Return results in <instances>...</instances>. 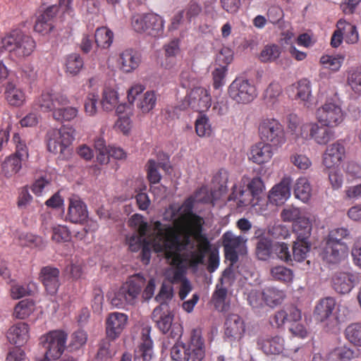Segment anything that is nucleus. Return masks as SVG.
I'll return each mask as SVG.
<instances>
[{
  "instance_id": "f704fd0d",
  "label": "nucleus",
  "mask_w": 361,
  "mask_h": 361,
  "mask_svg": "<svg viewBox=\"0 0 361 361\" xmlns=\"http://www.w3.org/2000/svg\"><path fill=\"white\" fill-rule=\"evenodd\" d=\"M161 156L164 159L158 163L154 160H149L147 163V177L149 182L154 185L158 183L161 178V174L158 171V167L162 168L166 172H169V169L170 168L169 164L164 161H167L169 159L168 157L164 154Z\"/></svg>"
},
{
  "instance_id": "9b49d317",
  "label": "nucleus",
  "mask_w": 361,
  "mask_h": 361,
  "mask_svg": "<svg viewBox=\"0 0 361 361\" xmlns=\"http://www.w3.org/2000/svg\"><path fill=\"white\" fill-rule=\"evenodd\" d=\"M173 318L168 305H159L152 312V319L159 329L173 338H178L182 334V327L179 323L173 322Z\"/></svg>"
},
{
  "instance_id": "ddd939ff",
  "label": "nucleus",
  "mask_w": 361,
  "mask_h": 361,
  "mask_svg": "<svg viewBox=\"0 0 361 361\" xmlns=\"http://www.w3.org/2000/svg\"><path fill=\"white\" fill-rule=\"evenodd\" d=\"M75 132V129L69 126L50 130L47 133L49 151L54 154H63L74 140Z\"/></svg>"
},
{
  "instance_id": "6e6552de",
  "label": "nucleus",
  "mask_w": 361,
  "mask_h": 361,
  "mask_svg": "<svg viewBox=\"0 0 361 361\" xmlns=\"http://www.w3.org/2000/svg\"><path fill=\"white\" fill-rule=\"evenodd\" d=\"M133 30L153 37H160L164 33V20L161 16L154 14H137L131 21Z\"/></svg>"
},
{
  "instance_id": "e2e57ef3",
  "label": "nucleus",
  "mask_w": 361,
  "mask_h": 361,
  "mask_svg": "<svg viewBox=\"0 0 361 361\" xmlns=\"http://www.w3.org/2000/svg\"><path fill=\"white\" fill-rule=\"evenodd\" d=\"M281 93V87L277 82H271L269 85L264 93L265 102L270 106L274 105Z\"/></svg>"
},
{
  "instance_id": "69168bd1",
  "label": "nucleus",
  "mask_w": 361,
  "mask_h": 361,
  "mask_svg": "<svg viewBox=\"0 0 361 361\" xmlns=\"http://www.w3.org/2000/svg\"><path fill=\"white\" fill-rule=\"evenodd\" d=\"M129 225L135 230V232L139 233L140 234H147L149 232L152 231H149V226L147 222H145L143 219V216L142 215L135 214L131 216L129 219Z\"/></svg>"
},
{
  "instance_id": "2eb2a0df",
  "label": "nucleus",
  "mask_w": 361,
  "mask_h": 361,
  "mask_svg": "<svg viewBox=\"0 0 361 361\" xmlns=\"http://www.w3.org/2000/svg\"><path fill=\"white\" fill-rule=\"evenodd\" d=\"M212 104V97L209 90L202 87H197L192 89L180 104V109H185L188 107L202 112L207 110Z\"/></svg>"
},
{
  "instance_id": "0eeeda50",
  "label": "nucleus",
  "mask_w": 361,
  "mask_h": 361,
  "mask_svg": "<svg viewBox=\"0 0 361 361\" xmlns=\"http://www.w3.org/2000/svg\"><path fill=\"white\" fill-rule=\"evenodd\" d=\"M264 185L260 178H254L245 190L241 185H235L233 191L228 197L229 201H234L238 207H244L248 205L255 207L257 204L259 195L262 193Z\"/></svg>"
},
{
  "instance_id": "bb28decb",
  "label": "nucleus",
  "mask_w": 361,
  "mask_h": 361,
  "mask_svg": "<svg viewBox=\"0 0 361 361\" xmlns=\"http://www.w3.org/2000/svg\"><path fill=\"white\" fill-rule=\"evenodd\" d=\"M274 147L264 141L257 142L251 148L250 159L257 164L267 163L271 160L274 155Z\"/></svg>"
},
{
  "instance_id": "f257e3e1",
  "label": "nucleus",
  "mask_w": 361,
  "mask_h": 361,
  "mask_svg": "<svg viewBox=\"0 0 361 361\" xmlns=\"http://www.w3.org/2000/svg\"><path fill=\"white\" fill-rule=\"evenodd\" d=\"M162 244L155 245L157 250L164 256L171 267L166 269V279L171 283L185 280V270L183 262L190 267L197 268L205 262V253L209 249V241L202 234L192 237L188 233L180 234L177 231L172 238L162 240Z\"/></svg>"
},
{
  "instance_id": "338daca9",
  "label": "nucleus",
  "mask_w": 361,
  "mask_h": 361,
  "mask_svg": "<svg viewBox=\"0 0 361 361\" xmlns=\"http://www.w3.org/2000/svg\"><path fill=\"white\" fill-rule=\"evenodd\" d=\"M281 217L283 221L291 222L298 221L300 218H305L301 210L293 206L286 207L281 213Z\"/></svg>"
},
{
  "instance_id": "a19ab883",
  "label": "nucleus",
  "mask_w": 361,
  "mask_h": 361,
  "mask_svg": "<svg viewBox=\"0 0 361 361\" xmlns=\"http://www.w3.org/2000/svg\"><path fill=\"white\" fill-rule=\"evenodd\" d=\"M295 197L303 202H307L312 195V188L309 180L305 178H299L294 188Z\"/></svg>"
},
{
  "instance_id": "49530a36",
  "label": "nucleus",
  "mask_w": 361,
  "mask_h": 361,
  "mask_svg": "<svg viewBox=\"0 0 361 361\" xmlns=\"http://www.w3.org/2000/svg\"><path fill=\"white\" fill-rule=\"evenodd\" d=\"M355 357V353L350 348L340 346L330 351L326 355V361H349Z\"/></svg>"
},
{
  "instance_id": "37998d69",
  "label": "nucleus",
  "mask_w": 361,
  "mask_h": 361,
  "mask_svg": "<svg viewBox=\"0 0 361 361\" xmlns=\"http://www.w3.org/2000/svg\"><path fill=\"white\" fill-rule=\"evenodd\" d=\"M17 240L20 245L32 248H42L46 245V241L42 237L25 232L18 234Z\"/></svg>"
},
{
  "instance_id": "1a4fd4ad",
  "label": "nucleus",
  "mask_w": 361,
  "mask_h": 361,
  "mask_svg": "<svg viewBox=\"0 0 361 361\" xmlns=\"http://www.w3.org/2000/svg\"><path fill=\"white\" fill-rule=\"evenodd\" d=\"M316 118L321 125L329 128L338 126L344 120V113L340 104L334 99H328L315 113Z\"/></svg>"
},
{
  "instance_id": "5fc2aeb1",
  "label": "nucleus",
  "mask_w": 361,
  "mask_h": 361,
  "mask_svg": "<svg viewBox=\"0 0 361 361\" xmlns=\"http://www.w3.org/2000/svg\"><path fill=\"white\" fill-rule=\"evenodd\" d=\"M35 289V284H20L12 283L10 288L11 295L13 299H19L27 295H30Z\"/></svg>"
},
{
  "instance_id": "c85d7f7f",
  "label": "nucleus",
  "mask_w": 361,
  "mask_h": 361,
  "mask_svg": "<svg viewBox=\"0 0 361 361\" xmlns=\"http://www.w3.org/2000/svg\"><path fill=\"white\" fill-rule=\"evenodd\" d=\"M59 8L56 5L48 7L40 14L36 20L35 30L42 35L48 34L53 28L52 19L56 16Z\"/></svg>"
},
{
  "instance_id": "052dcab7",
  "label": "nucleus",
  "mask_w": 361,
  "mask_h": 361,
  "mask_svg": "<svg viewBox=\"0 0 361 361\" xmlns=\"http://www.w3.org/2000/svg\"><path fill=\"white\" fill-rule=\"evenodd\" d=\"M281 54V48L276 44L266 45L259 54L262 62H271L277 59Z\"/></svg>"
},
{
  "instance_id": "a878e982",
  "label": "nucleus",
  "mask_w": 361,
  "mask_h": 361,
  "mask_svg": "<svg viewBox=\"0 0 361 361\" xmlns=\"http://www.w3.org/2000/svg\"><path fill=\"white\" fill-rule=\"evenodd\" d=\"M233 277V271L231 269H226L219 280V283L216 286V290L213 294L212 298L216 307L219 308L221 305V311L225 310L224 302L227 295V289L224 284H230Z\"/></svg>"
},
{
  "instance_id": "6ab92c4d",
  "label": "nucleus",
  "mask_w": 361,
  "mask_h": 361,
  "mask_svg": "<svg viewBox=\"0 0 361 361\" xmlns=\"http://www.w3.org/2000/svg\"><path fill=\"white\" fill-rule=\"evenodd\" d=\"M225 336L231 342L239 341L245 331L243 319L236 314H228L225 322Z\"/></svg>"
},
{
  "instance_id": "864d4df0",
  "label": "nucleus",
  "mask_w": 361,
  "mask_h": 361,
  "mask_svg": "<svg viewBox=\"0 0 361 361\" xmlns=\"http://www.w3.org/2000/svg\"><path fill=\"white\" fill-rule=\"evenodd\" d=\"M310 250V245L307 241L302 242L296 240L292 249V260L302 262L307 257Z\"/></svg>"
},
{
  "instance_id": "a18cd8bd",
  "label": "nucleus",
  "mask_w": 361,
  "mask_h": 361,
  "mask_svg": "<svg viewBox=\"0 0 361 361\" xmlns=\"http://www.w3.org/2000/svg\"><path fill=\"white\" fill-rule=\"evenodd\" d=\"M337 27L341 29L345 41L348 44H355L358 41L359 35L356 27L345 20H340L337 23Z\"/></svg>"
},
{
  "instance_id": "b1692460",
  "label": "nucleus",
  "mask_w": 361,
  "mask_h": 361,
  "mask_svg": "<svg viewBox=\"0 0 361 361\" xmlns=\"http://www.w3.org/2000/svg\"><path fill=\"white\" fill-rule=\"evenodd\" d=\"M151 328L145 326L142 330V342L135 350V361H149L152 356V341L150 338Z\"/></svg>"
},
{
  "instance_id": "09e8293b",
  "label": "nucleus",
  "mask_w": 361,
  "mask_h": 361,
  "mask_svg": "<svg viewBox=\"0 0 361 361\" xmlns=\"http://www.w3.org/2000/svg\"><path fill=\"white\" fill-rule=\"evenodd\" d=\"M94 37L98 47L106 49L113 42L114 34L109 28L102 27L97 29Z\"/></svg>"
},
{
  "instance_id": "473e14b6",
  "label": "nucleus",
  "mask_w": 361,
  "mask_h": 361,
  "mask_svg": "<svg viewBox=\"0 0 361 361\" xmlns=\"http://www.w3.org/2000/svg\"><path fill=\"white\" fill-rule=\"evenodd\" d=\"M59 269L54 267H45L41 270V280L49 294H54L59 286Z\"/></svg>"
},
{
  "instance_id": "412c9836",
  "label": "nucleus",
  "mask_w": 361,
  "mask_h": 361,
  "mask_svg": "<svg viewBox=\"0 0 361 361\" xmlns=\"http://www.w3.org/2000/svg\"><path fill=\"white\" fill-rule=\"evenodd\" d=\"M127 322L128 316L124 313L115 312L109 314L106 320L107 337L116 338L126 327Z\"/></svg>"
},
{
  "instance_id": "6e6d98bb",
  "label": "nucleus",
  "mask_w": 361,
  "mask_h": 361,
  "mask_svg": "<svg viewBox=\"0 0 361 361\" xmlns=\"http://www.w3.org/2000/svg\"><path fill=\"white\" fill-rule=\"evenodd\" d=\"M35 310V304L32 300H23L20 301L14 309L16 318L23 319L30 315Z\"/></svg>"
},
{
  "instance_id": "7c9ffc66",
  "label": "nucleus",
  "mask_w": 361,
  "mask_h": 361,
  "mask_svg": "<svg viewBox=\"0 0 361 361\" xmlns=\"http://www.w3.org/2000/svg\"><path fill=\"white\" fill-rule=\"evenodd\" d=\"M87 218L85 204L78 197L70 199L67 219L72 223H82Z\"/></svg>"
},
{
  "instance_id": "4468645a",
  "label": "nucleus",
  "mask_w": 361,
  "mask_h": 361,
  "mask_svg": "<svg viewBox=\"0 0 361 361\" xmlns=\"http://www.w3.org/2000/svg\"><path fill=\"white\" fill-rule=\"evenodd\" d=\"M230 98L239 104H247L257 97L255 87L247 80L243 78L235 79L228 87Z\"/></svg>"
},
{
  "instance_id": "4c0bfd02",
  "label": "nucleus",
  "mask_w": 361,
  "mask_h": 361,
  "mask_svg": "<svg viewBox=\"0 0 361 361\" xmlns=\"http://www.w3.org/2000/svg\"><path fill=\"white\" fill-rule=\"evenodd\" d=\"M79 109L77 106L68 105H59L54 109L52 117L59 122L71 121L78 115Z\"/></svg>"
},
{
  "instance_id": "c03bdc74",
  "label": "nucleus",
  "mask_w": 361,
  "mask_h": 361,
  "mask_svg": "<svg viewBox=\"0 0 361 361\" xmlns=\"http://www.w3.org/2000/svg\"><path fill=\"white\" fill-rule=\"evenodd\" d=\"M347 84L355 94L361 95V66L352 67L348 71Z\"/></svg>"
},
{
  "instance_id": "79ce46f5",
  "label": "nucleus",
  "mask_w": 361,
  "mask_h": 361,
  "mask_svg": "<svg viewBox=\"0 0 361 361\" xmlns=\"http://www.w3.org/2000/svg\"><path fill=\"white\" fill-rule=\"evenodd\" d=\"M264 303L271 307L280 305L286 295L283 290L274 287H267L262 291Z\"/></svg>"
},
{
  "instance_id": "f8f14e48",
  "label": "nucleus",
  "mask_w": 361,
  "mask_h": 361,
  "mask_svg": "<svg viewBox=\"0 0 361 361\" xmlns=\"http://www.w3.org/2000/svg\"><path fill=\"white\" fill-rule=\"evenodd\" d=\"M145 87L141 84L133 85L128 91V101L133 104L135 101L136 106L142 113L150 112L156 106L157 94L153 90H147L143 92Z\"/></svg>"
},
{
  "instance_id": "58836bf2",
  "label": "nucleus",
  "mask_w": 361,
  "mask_h": 361,
  "mask_svg": "<svg viewBox=\"0 0 361 361\" xmlns=\"http://www.w3.org/2000/svg\"><path fill=\"white\" fill-rule=\"evenodd\" d=\"M24 161L13 155L7 157L1 165V174L11 178L20 171Z\"/></svg>"
},
{
  "instance_id": "5701e85b",
  "label": "nucleus",
  "mask_w": 361,
  "mask_h": 361,
  "mask_svg": "<svg viewBox=\"0 0 361 361\" xmlns=\"http://www.w3.org/2000/svg\"><path fill=\"white\" fill-rule=\"evenodd\" d=\"M141 58L140 54L132 49L123 51L118 56L117 63L119 68L125 73H131L140 65Z\"/></svg>"
},
{
  "instance_id": "a211bd4d",
  "label": "nucleus",
  "mask_w": 361,
  "mask_h": 361,
  "mask_svg": "<svg viewBox=\"0 0 361 361\" xmlns=\"http://www.w3.org/2000/svg\"><path fill=\"white\" fill-rule=\"evenodd\" d=\"M348 253V247L345 243L326 240V245L322 252V257L328 263L336 264L345 259Z\"/></svg>"
},
{
  "instance_id": "4be33fe9",
  "label": "nucleus",
  "mask_w": 361,
  "mask_h": 361,
  "mask_svg": "<svg viewBox=\"0 0 361 361\" xmlns=\"http://www.w3.org/2000/svg\"><path fill=\"white\" fill-rule=\"evenodd\" d=\"M345 147L338 142L329 145L323 155V164L328 169L336 168L345 157Z\"/></svg>"
},
{
  "instance_id": "cd10ccee",
  "label": "nucleus",
  "mask_w": 361,
  "mask_h": 361,
  "mask_svg": "<svg viewBox=\"0 0 361 361\" xmlns=\"http://www.w3.org/2000/svg\"><path fill=\"white\" fill-rule=\"evenodd\" d=\"M30 328L24 322H18L11 326L7 332V338L11 343L20 346L30 338Z\"/></svg>"
},
{
  "instance_id": "9d476101",
  "label": "nucleus",
  "mask_w": 361,
  "mask_h": 361,
  "mask_svg": "<svg viewBox=\"0 0 361 361\" xmlns=\"http://www.w3.org/2000/svg\"><path fill=\"white\" fill-rule=\"evenodd\" d=\"M259 134L262 141L276 148L281 147L286 142L283 126L274 118H264L259 125Z\"/></svg>"
},
{
  "instance_id": "13d9d810",
  "label": "nucleus",
  "mask_w": 361,
  "mask_h": 361,
  "mask_svg": "<svg viewBox=\"0 0 361 361\" xmlns=\"http://www.w3.org/2000/svg\"><path fill=\"white\" fill-rule=\"evenodd\" d=\"M343 61L344 57L341 55H324L320 59V63L323 67L332 71H338L341 67Z\"/></svg>"
},
{
  "instance_id": "680f3d73",
  "label": "nucleus",
  "mask_w": 361,
  "mask_h": 361,
  "mask_svg": "<svg viewBox=\"0 0 361 361\" xmlns=\"http://www.w3.org/2000/svg\"><path fill=\"white\" fill-rule=\"evenodd\" d=\"M270 273L274 279L284 283L290 282L293 278L292 270L283 266H276L271 268Z\"/></svg>"
},
{
  "instance_id": "f3484780",
  "label": "nucleus",
  "mask_w": 361,
  "mask_h": 361,
  "mask_svg": "<svg viewBox=\"0 0 361 361\" xmlns=\"http://www.w3.org/2000/svg\"><path fill=\"white\" fill-rule=\"evenodd\" d=\"M71 104L70 99L64 94L44 91L41 95L35 99L34 106L42 111H51L52 114H54V109H56L57 106Z\"/></svg>"
},
{
  "instance_id": "aec40b11",
  "label": "nucleus",
  "mask_w": 361,
  "mask_h": 361,
  "mask_svg": "<svg viewBox=\"0 0 361 361\" xmlns=\"http://www.w3.org/2000/svg\"><path fill=\"white\" fill-rule=\"evenodd\" d=\"M291 179L284 178L269 192L268 201L274 205L284 204L290 197Z\"/></svg>"
},
{
  "instance_id": "72a5a7b5",
  "label": "nucleus",
  "mask_w": 361,
  "mask_h": 361,
  "mask_svg": "<svg viewBox=\"0 0 361 361\" xmlns=\"http://www.w3.org/2000/svg\"><path fill=\"white\" fill-rule=\"evenodd\" d=\"M336 302L331 297H327L319 300L314 309V316L317 320L324 322L333 314Z\"/></svg>"
},
{
  "instance_id": "dca6fc26",
  "label": "nucleus",
  "mask_w": 361,
  "mask_h": 361,
  "mask_svg": "<svg viewBox=\"0 0 361 361\" xmlns=\"http://www.w3.org/2000/svg\"><path fill=\"white\" fill-rule=\"evenodd\" d=\"M247 238L243 235H235L231 231L226 232L223 235V245L226 257L232 263L238 259V254L246 252Z\"/></svg>"
},
{
  "instance_id": "3c124183",
  "label": "nucleus",
  "mask_w": 361,
  "mask_h": 361,
  "mask_svg": "<svg viewBox=\"0 0 361 361\" xmlns=\"http://www.w3.org/2000/svg\"><path fill=\"white\" fill-rule=\"evenodd\" d=\"M274 245L268 238H260L256 246V255L259 259L267 260L273 251Z\"/></svg>"
},
{
  "instance_id": "8fccbe9b",
  "label": "nucleus",
  "mask_w": 361,
  "mask_h": 361,
  "mask_svg": "<svg viewBox=\"0 0 361 361\" xmlns=\"http://www.w3.org/2000/svg\"><path fill=\"white\" fill-rule=\"evenodd\" d=\"M195 130L200 137H209L212 133V127L207 115L200 114L195 121Z\"/></svg>"
},
{
  "instance_id": "20e7f679",
  "label": "nucleus",
  "mask_w": 361,
  "mask_h": 361,
  "mask_svg": "<svg viewBox=\"0 0 361 361\" xmlns=\"http://www.w3.org/2000/svg\"><path fill=\"white\" fill-rule=\"evenodd\" d=\"M145 285L146 280L142 274L130 276L111 298V305L117 308L135 305Z\"/></svg>"
},
{
  "instance_id": "774afa93",
  "label": "nucleus",
  "mask_w": 361,
  "mask_h": 361,
  "mask_svg": "<svg viewBox=\"0 0 361 361\" xmlns=\"http://www.w3.org/2000/svg\"><path fill=\"white\" fill-rule=\"evenodd\" d=\"M114 354V351L111 349V343L108 340L102 341L94 361H107Z\"/></svg>"
},
{
  "instance_id": "c756f323",
  "label": "nucleus",
  "mask_w": 361,
  "mask_h": 361,
  "mask_svg": "<svg viewBox=\"0 0 361 361\" xmlns=\"http://www.w3.org/2000/svg\"><path fill=\"white\" fill-rule=\"evenodd\" d=\"M355 283L356 277L350 273H338L333 278V287L340 294L349 293L354 288Z\"/></svg>"
},
{
  "instance_id": "e433bc0d",
  "label": "nucleus",
  "mask_w": 361,
  "mask_h": 361,
  "mask_svg": "<svg viewBox=\"0 0 361 361\" xmlns=\"http://www.w3.org/2000/svg\"><path fill=\"white\" fill-rule=\"evenodd\" d=\"M5 94L7 102L12 106H20L25 101L24 92L13 82L6 85Z\"/></svg>"
},
{
  "instance_id": "f03ea898",
  "label": "nucleus",
  "mask_w": 361,
  "mask_h": 361,
  "mask_svg": "<svg viewBox=\"0 0 361 361\" xmlns=\"http://www.w3.org/2000/svg\"><path fill=\"white\" fill-rule=\"evenodd\" d=\"M214 198L207 188L202 187L195 194L187 199L180 206L178 204H173L166 209L164 214V219L171 221L178 232L183 231L187 226H191L196 234H201L202 226L204 223L202 218L192 213L195 202L208 203Z\"/></svg>"
},
{
  "instance_id": "ea45409f",
  "label": "nucleus",
  "mask_w": 361,
  "mask_h": 361,
  "mask_svg": "<svg viewBox=\"0 0 361 361\" xmlns=\"http://www.w3.org/2000/svg\"><path fill=\"white\" fill-rule=\"evenodd\" d=\"M293 231L299 241H307L311 235L312 224L307 216L300 218V220L293 224Z\"/></svg>"
},
{
  "instance_id": "4d7b16f0",
  "label": "nucleus",
  "mask_w": 361,
  "mask_h": 361,
  "mask_svg": "<svg viewBox=\"0 0 361 361\" xmlns=\"http://www.w3.org/2000/svg\"><path fill=\"white\" fill-rule=\"evenodd\" d=\"M12 140L16 146V152L12 155L19 158L23 161H25L29 157L28 149L25 141L18 133L13 134Z\"/></svg>"
},
{
  "instance_id": "0e129e2a",
  "label": "nucleus",
  "mask_w": 361,
  "mask_h": 361,
  "mask_svg": "<svg viewBox=\"0 0 361 361\" xmlns=\"http://www.w3.org/2000/svg\"><path fill=\"white\" fill-rule=\"evenodd\" d=\"M99 96L94 92L88 93L84 102V110L87 116H94L97 113Z\"/></svg>"
},
{
  "instance_id": "c9c22d12",
  "label": "nucleus",
  "mask_w": 361,
  "mask_h": 361,
  "mask_svg": "<svg viewBox=\"0 0 361 361\" xmlns=\"http://www.w3.org/2000/svg\"><path fill=\"white\" fill-rule=\"evenodd\" d=\"M293 88L295 90V97L300 99L307 108H312L313 102L310 82L307 80H300Z\"/></svg>"
},
{
  "instance_id": "603ef678",
  "label": "nucleus",
  "mask_w": 361,
  "mask_h": 361,
  "mask_svg": "<svg viewBox=\"0 0 361 361\" xmlns=\"http://www.w3.org/2000/svg\"><path fill=\"white\" fill-rule=\"evenodd\" d=\"M66 72L71 75H77L83 66V61L80 55L72 54L68 55L65 61Z\"/></svg>"
},
{
  "instance_id": "2f4dec72",
  "label": "nucleus",
  "mask_w": 361,
  "mask_h": 361,
  "mask_svg": "<svg viewBox=\"0 0 361 361\" xmlns=\"http://www.w3.org/2000/svg\"><path fill=\"white\" fill-rule=\"evenodd\" d=\"M257 345L267 355H279L284 350V340L279 336L272 338H259Z\"/></svg>"
},
{
  "instance_id": "7ed1b4c3",
  "label": "nucleus",
  "mask_w": 361,
  "mask_h": 361,
  "mask_svg": "<svg viewBox=\"0 0 361 361\" xmlns=\"http://www.w3.org/2000/svg\"><path fill=\"white\" fill-rule=\"evenodd\" d=\"M175 228L171 221L163 224L160 221H155L153 224V231L149 234H140L135 232L130 236L126 238L129 249L133 252L142 250V259L145 264H147L150 259L152 251L161 253V251L157 250L155 245L162 244V240L172 238L176 233Z\"/></svg>"
},
{
  "instance_id": "39448f33",
  "label": "nucleus",
  "mask_w": 361,
  "mask_h": 361,
  "mask_svg": "<svg viewBox=\"0 0 361 361\" xmlns=\"http://www.w3.org/2000/svg\"><path fill=\"white\" fill-rule=\"evenodd\" d=\"M35 48L31 37L15 30L0 39V49L7 51L11 58L23 59L30 56Z\"/></svg>"
},
{
  "instance_id": "393cba45",
  "label": "nucleus",
  "mask_w": 361,
  "mask_h": 361,
  "mask_svg": "<svg viewBox=\"0 0 361 361\" xmlns=\"http://www.w3.org/2000/svg\"><path fill=\"white\" fill-rule=\"evenodd\" d=\"M324 126H319L317 123L305 125L304 130L310 131V137L319 145H326L334 137V132Z\"/></svg>"
},
{
  "instance_id": "de8ad7c7",
  "label": "nucleus",
  "mask_w": 361,
  "mask_h": 361,
  "mask_svg": "<svg viewBox=\"0 0 361 361\" xmlns=\"http://www.w3.org/2000/svg\"><path fill=\"white\" fill-rule=\"evenodd\" d=\"M118 103V95L116 91L111 88H105L102 93L101 104L105 111H111Z\"/></svg>"
},
{
  "instance_id": "423d86ee",
  "label": "nucleus",
  "mask_w": 361,
  "mask_h": 361,
  "mask_svg": "<svg viewBox=\"0 0 361 361\" xmlns=\"http://www.w3.org/2000/svg\"><path fill=\"white\" fill-rule=\"evenodd\" d=\"M205 355L204 345L200 331H192L190 341L186 343H176L171 349L173 361H201Z\"/></svg>"
},
{
  "instance_id": "bf43d9fd",
  "label": "nucleus",
  "mask_w": 361,
  "mask_h": 361,
  "mask_svg": "<svg viewBox=\"0 0 361 361\" xmlns=\"http://www.w3.org/2000/svg\"><path fill=\"white\" fill-rule=\"evenodd\" d=\"M345 336L349 342L361 346V323H353L345 329Z\"/></svg>"
}]
</instances>
